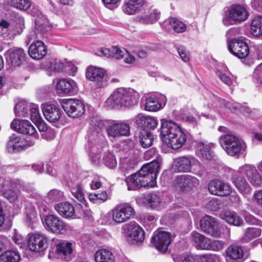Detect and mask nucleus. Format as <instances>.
<instances>
[{
  "label": "nucleus",
  "instance_id": "obj_1",
  "mask_svg": "<svg viewBox=\"0 0 262 262\" xmlns=\"http://www.w3.org/2000/svg\"><path fill=\"white\" fill-rule=\"evenodd\" d=\"M161 159H157L144 165L137 172L126 178L129 190L141 187H152L156 183L157 174L160 169Z\"/></svg>",
  "mask_w": 262,
  "mask_h": 262
},
{
  "label": "nucleus",
  "instance_id": "obj_2",
  "mask_svg": "<svg viewBox=\"0 0 262 262\" xmlns=\"http://www.w3.org/2000/svg\"><path fill=\"white\" fill-rule=\"evenodd\" d=\"M160 135L163 142L173 149L182 147L187 140L186 134L171 121H161Z\"/></svg>",
  "mask_w": 262,
  "mask_h": 262
},
{
  "label": "nucleus",
  "instance_id": "obj_3",
  "mask_svg": "<svg viewBox=\"0 0 262 262\" xmlns=\"http://www.w3.org/2000/svg\"><path fill=\"white\" fill-rule=\"evenodd\" d=\"M137 102L136 92L132 89L118 88L106 100L105 105L108 108L130 107Z\"/></svg>",
  "mask_w": 262,
  "mask_h": 262
},
{
  "label": "nucleus",
  "instance_id": "obj_4",
  "mask_svg": "<svg viewBox=\"0 0 262 262\" xmlns=\"http://www.w3.org/2000/svg\"><path fill=\"white\" fill-rule=\"evenodd\" d=\"M113 221L117 224H121L133 218L135 211L128 203H120L116 205L111 211Z\"/></svg>",
  "mask_w": 262,
  "mask_h": 262
},
{
  "label": "nucleus",
  "instance_id": "obj_5",
  "mask_svg": "<svg viewBox=\"0 0 262 262\" xmlns=\"http://www.w3.org/2000/svg\"><path fill=\"white\" fill-rule=\"evenodd\" d=\"M60 104L66 113L73 118L81 116L85 112V107L81 101L75 99H64Z\"/></svg>",
  "mask_w": 262,
  "mask_h": 262
},
{
  "label": "nucleus",
  "instance_id": "obj_6",
  "mask_svg": "<svg viewBox=\"0 0 262 262\" xmlns=\"http://www.w3.org/2000/svg\"><path fill=\"white\" fill-rule=\"evenodd\" d=\"M14 182L10 179H0V194L10 203L18 201L19 191L13 189Z\"/></svg>",
  "mask_w": 262,
  "mask_h": 262
},
{
  "label": "nucleus",
  "instance_id": "obj_7",
  "mask_svg": "<svg viewBox=\"0 0 262 262\" xmlns=\"http://www.w3.org/2000/svg\"><path fill=\"white\" fill-rule=\"evenodd\" d=\"M106 132L109 138L115 139L121 136H128L130 127L127 123L123 122L111 121L108 122Z\"/></svg>",
  "mask_w": 262,
  "mask_h": 262
},
{
  "label": "nucleus",
  "instance_id": "obj_8",
  "mask_svg": "<svg viewBox=\"0 0 262 262\" xmlns=\"http://www.w3.org/2000/svg\"><path fill=\"white\" fill-rule=\"evenodd\" d=\"M200 226L202 230L214 237L222 236L221 228L216 219L210 215H205L200 221Z\"/></svg>",
  "mask_w": 262,
  "mask_h": 262
},
{
  "label": "nucleus",
  "instance_id": "obj_9",
  "mask_svg": "<svg viewBox=\"0 0 262 262\" xmlns=\"http://www.w3.org/2000/svg\"><path fill=\"white\" fill-rule=\"evenodd\" d=\"M227 47L230 53L239 58L247 57L249 53L248 44L240 39L234 38L228 40Z\"/></svg>",
  "mask_w": 262,
  "mask_h": 262
},
{
  "label": "nucleus",
  "instance_id": "obj_10",
  "mask_svg": "<svg viewBox=\"0 0 262 262\" xmlns=\"http://www.w3.org/2000/svg\"><path fill=\"white\" fill-rule=\"evenodd\" d=\"M10 126L11 129L19 133L31 136L35 139L38 137L36 129L28 120L15 119L11 122Z\"/></svg>",
  "mask_w": 262,
  "mask_h": 262
},
{
  "label": "nucleus",
  "instance_id": "obj_11",
  "mask_svg": "<svg viewBox=\"0 0 262 262\" xmlns=\"http://www.w3.org/2000/svg\"><path fill=\"white\" fill-rule=\"evenodd\" d=\"M171 242L170 233L165 231H160L154 234L151 243L155 248L162 253L165 252Z\"/></svg>",
  "mask_w": 262,
  "mask_h": 262
},
{
  "label": "nucleus",
  "instance_id": "obj_12",
  "mask_svg": "<svg viewBox=\"0 0 262 262\" xmlns=\"http://www.w3.org/2000/svg\"><path fill=\"white\" fill-rule=\"evenodd\" d=\"M45 222L50 230L55 233H63L69 229L67 224L54 215H47L45 217Z\"/></svg>",
  "mask_w": 262,
  "mask_h": 262
},
{
  "label": "nucleus",
  "instance_id": "obj_13",
  "mask_svg": "<svg viewBox=\"0 0 262 262\" xmlns=\"http://www.w3.org/2000/svg\"><path fill=\"white\" fill-rule=\"evenodd\" d=\"M28 246L30 250L40 252L48 247L47 237L42 234L35 233L30 235L28 241Z\"/></svg>",
  "mask_w": 262,
  "mask_h": 262
},
{
  "label": "nucleus",
  "instance_id": "obj_14",
  "mask_svg": "<svg viewBox=\"0 0 262 262\" xmlns=\"http://www.w3.org/2000/svg\"><path fill=\"white\" fill-rule=\"evenodd\" d=\"M126 236L134 243H141L144 239V232L137 223L132 222L124 226Z\"/></svg>",
  "mask_w": 262,
  "mask_h": 262
},
{
  "label": "nucleus",
  "instance_id": "obj_15",
  "mask_svg": "<svg viewBox=\"0 0 262 262\" xmlns=\"http://www.w3.org/2000/svg\"><path fill=\"white\" fill-rule=\"evenodd\" d=\"M106 72L104 69L94 66H89L86 70V78L96 83L98 88L103 86V79Z\"/></svg>",
  "mask_w": 262,
  "mask_h": 262
},
{
  "label": "nucleus",
  "instance_id": "obj_16",
  "mask_svg": "<svg viewBox=\"0 0 262 262\" xmlns=\"http://www.w3.org/2000/svg\"><path fill=\"white\" fill-rule=\"evenodd\" d=\"M167 98L161 94L151 95L145 98V110L150 112H156L162 108L166 104Z\"/></svg>",
  "mask_w": 262,
  "mask_h": 262
},
{
  "label": "nucleus",
  "instance_id": "obj_17",
  "mask_svg": "<svg viewBox=\"0 0 262 262\" xmlns=\"http://www.w3.org/2000/svg\"><path fill=\"white\" fill-rule=\"evenodd\" d=\"M195 159L193 157L183 156L173 160L171 168L176 172H188L190 171Z\"/></svg>",
  "mask_w": 262,
  "mask_h": 262
},
{
  "label": "nucleus",
  "instance_id": "obj_18",
  "mask_svg": "<svg viewBox=\"0 0 262 262\" xmlns=\"http://www.w3.org/2000/svg\"><path fill=\"white\" fill-rule=\"evenodd\" d=\"M208 188L211 194L219 196H226L231 192L228 184L218 180L211 181L208 184Z\"/></svg>",
  "mask_w": 262,
  "mask_h": 262
},
{
  "label": "nucleus",
  "instance_id": "obj_19",
  "mask_svg": "<svg viewBox=\"0 0 262 262\" xmlns=\"http://www.w3.org/2000/svg\"><path fill=\"white\" fill-rule=\"evenodd\" d=\"M25 53L21 48L14 47L8 50L5 53L7 62L12 66H19L25 60Z\"/></svg>",
  "mask_w": 262,
  "mask_h": 262
},
{
  "label": "nucleus",
  "instance_id": "obj_20",
  "mask_svg": "<svg viewBox=\"0 0 262 262\" xmlns=\"http://www.w3.org/2000/svg\"><path fill=\"white\" fill-rule=\"evenodd\" d=\"M239 173L246 174L248 180L253 185L258 186L261 183L260 174L252 165L246 164L243 166L239 168Z\"/></svg>",
  "mask_w": 262,
  "mask_h": 262
},
{
  "label": "nucleus",
  "instance_id": "obj_21",
  "mask_svg": "<svg viewBox=\"0 0 262 262\" xmlns=\"http://www.w3.org/2000/svg\"><path fill=\"white\" fill-rule=\"evenodd\" d=\"M47 51V49L44 43L41 41L36 40L30 45L28 53L33 59L39 60L45 56Z\"/></svg>",
  "mask_w": 262,
  "mask_h": 262
},
{
  "label": "nucleus",
  "instance_id": "obj_22",
  "mask_svg": "<svg viewBox=\"0 0 262 262\" xmlns=\"http://www.w3.org/2000/svg\"><path fill=\"white\" fill-rule=\"evenodd\" d=\"M42 111L46 119L50 122H57L61 117L60 110L53 104L42 105Z\"/></svg>",
  "mask_w": 262,
  "mask_h": 262
},
{
  "label": "nucleus",
  "instance_id": "obj_23",
  "mask_svg": "<svg viewBox=\"0 0 262 262\" xmlns=\"http://www.w3.org/2000/svg\"><path fill=\"white\" fill-rule=\"evenodd\" d=\"M25 142L24 138H21L16 135H12L9 137L7 144V150L10 153L19 152L25 150L26 149Z\"/></svg>",
  "mask_w": 262,
  "mask_h": 262
},
{
  "label": "nucleus",
  "instance_id": "obj_24",
  "mask_svg": "<svg viewBox=\"0 0 262 262\" xmlns=\"http://www.w3.org/2000/svg\"><path fill=\"white\" fill-rule=\"evenodd\" d=\"M176 183L181 188L186 189L196 187L199 185V180L195 177L188 175H182L177 177Z\"/></svg>",
  "mask_w": 262,
  "mask_h": 262
},
{
  "label": "nucleus",
  "instance_id": "obj_25",
  "mask_svg": "<svg viewBox=\"0 0 262 262\" xmlns=\"http://www.w3.org/2000/svg\"><path fill=\"white\" fill-rule=\"evenodd\" d=\"M144 3L145 0H125L122 10L127 15H135L140 11Z\"/></svg>",
  "mask_w": 262,
  "mask_h": 262
},
{
  "label": "nucleus",
  "instance_id": "obj_26",
  "mask_svg": "<svg viewBox=\"0 0 262 262\" xmlns=\"http://www.w3.org/2000/svg\"><path fill=\"white\" fill-rule=\"evenodd\" d=\"M73 249L70 243L59 242L56 245L55 254L58 258L69 261Z\"/></svg>",
  "mask_w": 262,
  "mask_h": 262
},
{
  "label": "nucleus",
  "instance_id": "obj_27",
  "mask_svg": "<svg viewBox=\"0 0 262 262\" xmlns=\"http://www.w3.org/2000/svg\"><path fill=\"white\" fill-rule=\"evenodd\" d=\"M230 17L234 21L242 22L246 20L249 16L247 9L240 5L232 7L230 11Z\"/></svg>",
  "mask_w": 262,
  "mask_h": 262
},
{
  "label": "nucleus",
  "instance_id": "obj_28",
  "mask_svg": "<svg viewBox=\"0 0 262 262\" xmlns=\"http://www.w3.org/2000/svg\"><path fill=\"white\" fill-rule=\"evenodd\" d=\"M31 14L34 17L35 28L40 31H45L49 25V22L46 17L37 8L31 10Z\"/></svg>",
  "mask_w": 262,
  "mask_h": 262
},
{
  "label": "nucleus",
  "instance_id": "obj_29",
  "mask_svg": "<svg viewBox=\"0 0 262 262\" xmlns=\"http://www.w3.org/2000/svg\"><path fill=\"white\" fill-rule=\"evenodd\" d=\"M231 179L235 187L241 193L246 194L250 192L251 189L250 185L238 172L233 174Z\"/></svg>",
  "mask_w": 262,
  "mask_h": 262
},
{
  "label": "nucleus",
  "instance_id": "obj_30",
  "mask_svg": "<svg viewBox=\"0 0 262 262\" xmlns=\"http://www.w3.org/2000/svg\"><path fill=\"white\" fill-rule=\"evenodd\" d=\"M196 153L199 157L210 160L214 156V153L211 149L210 145L203 142H200L196 145Z\"/></svg>",
  "mask_w": 262,
  "mask_h": 262
},
{
  "label": "nucleus",
  "instance_id": "obj_31",
  "mask_svg": "<svg viewBox=\"0 0 262 262\" xmlns=\"http://www.w3.org/2000/svg\"><path fill=\"white\" fill-rule=\"evenodd\" d=\"M55 210L63 217L70 218L74 216L75 209L69 202H61L54 206Z\"/></svg>",
  "mask_w": 262,
  "mask_h": 262
},
{
  "label": "nucleus",
  "instance_id": "obj_32",
  "mask_svg": "<svg viewBox=\"0 0 262 262\" xmlns=\"http://www.w3.org/2000/svg\"><path fill=\"white\" fill-rule=\"evenodd\" d=\"M182 262H221L220 257L216 254H204L196 257L187 256Z\"/></svg>",
  "mask_w": 262,
  "mask_h": 262
},
{
  "label": "nucleus",
  "instance_id": "obj_33",
  "mask_svg": "<svg viewBox=\"0 0 262 262\" xmlns=\"http://www.w3.org/2000/svg\"><path fill=\"white\" fill-rule=\"evenodd\" d=\"M77 88L76 83L71 79H60L57 83V89L63 93L70 94Z\"/></svg>",
  "mask_w": 262,
  "mask_h": 262
},
{
  "label": "nucleus",
  "instance_id": "obj_34",
  "mask_svg": "<svg viewBox=\"0 0 262 262\" xmlns=\"http://www.w3.org/2000/svg\"><path fill=\"white\" fill-rule=\"evenodd\" d=\"M159 13L153 10L148 13H144L136 17V21L142 24L148 25L154 23L159 18Z\"/></svg>",
  "mask_w": 262,
  "mask_h": 262
},
{
  "label": "nucleus",
  "instance_id": "obj_35",
  "mask_svg": "<svg viewBox=\"0 0 262 262\" xmlns=\"http://www.w3.org/2000/svg\"><path fill=\"white\" fill-rule=\"evenodd\" d=\"M137 124L141 127L155 129L157 126V120L151 117L138 115L136 119Z\"/></svg>",
  "mask_w": 262,
  "mask_h": 262
},
{
  "label": "nucleus",
  "instance_id": "obj_36",
  "mask_svg": "<svg viewBox=\"0 0 262 262\" xmlns=\"http://www.w3.org/2000/svg\"><path fill=\"white\" fill-rule=\"evenodd\" d=\"M191 237L198 248L207 250L210 243V238L196 231H193L191 233Z\"/></svg>",
  "mask_w": 262,
  "mask_h": 262
},
{
  "label": "nucleus",
  "instance_id": "obj_37",
  "mask_svg": "<svg viewBox=\"0 0 262 262\" xmlns=\"http://www.w3.org/2000/svg\"><path fill=\"white\" fill-rule=\"evenodd\" d=\"M222 217L230 225L241 226L244 224L243 219L234 211H225L223 213Z\"/></svg>",
  "mask_w": 262,
  "mask_h": 262
},
{
  "label": "nucleus",
  "instance_id": "obj_38",
  "mask_svg": "<svg viewBox=\"0 0 262 262\" xmlns=\"http://www.w3.org/2000/svg\"><path fill=\"white\" fill-rule=\"evenodd\" d=\"M96 262H115V257L110 251L102 249L96 251L95 254Z\"/></svg>",
  "mask_w": 262,
  "mask_h": 262
},
{
  "label": "nucleus",
  "instance_id": "obj_39",
  "mask_svg": "<svg viewBox=\"0 0 262 262\" xmlns=\"http://www.w3.org/2000/svg\"><path fill=\"white\" fill-rule=\"evenodd\" d=\"M246 149L245 143H242L239 139L235 142H232L230 145L224 148L226 152L230 156L238 155Z\"/></svg>",
  "mask_w": 262,
  "mask_h": 262
},
{
  "label": "nucleus",
  "instance_id": "obj_40",
  "mask_svg": "<svg viewBox=\"0 0 262 262\" xmlns=\"http://www.w3.org/2000/svg\"><path fill=\"white\" fill-rule=\"evenodd\" d=\"M251 33L256 36L262 35V15H257L253 17L251 23Z\"/></svg>",
  "mask_w": 262,
  "mask_h": 262
},
{
  "label": "nucleus",
  "instance_id": "obj_41",
  "mask_svg": "<svg viewBox=\"0 0 262 262\" xmlns=\"http://www.w3.org/2000/svg\"><path fill=\"white\" fill-rule=\"evenodd\" d=\"M20 260L19 254L14 251H6L0 255V262H19Z\"/></svg>",
  "mask_w": 262,
  "mask_h": 262
},
{
  "label": "nucleus",
  "instance_id": "obj_42",
  "mask_svg": "<svg viewBox=\"0 0 262 262\" xmlns=\"http://www.w3.org/2000/svg\"><path fill=\"white\" fill-rule=\"evenodd\" d=\"M226 255L232 259H238L243 256V249L238 246L231 245L226 249Z\"/></svg>",
  "mask_w": 262,
  "mask_h": 262
},
{
  "label": "nucleus",
  "instance_id": "obj_43",
  "mask_svg": "<svg viewBox=\"0 0 262 262\" xmlns=\"http://www.w3.org/2000/svg\"><path fill=\"white\" fill-rule=\"evenodd\" d=\"M261 229L257 228H248L246 229L245 235L241 238L243 243H248L252 239L259 236Z\"/></svg>",
  "mask_w": 262,
  "mask_h": 262
},
{
  "label": "nucleus",
  "instance_id": "obj_44",
  "mask_svg": "<svg viewBox=\"0 0 262 262\" xmlns=\"http://www.w3.org/2000/svg\"><path fill=\"white\" fill-rule=\"evenodd\" d=\"M169 23L171 28L177 33H183L186 30V25L176 18H170Z\"/></svg>",
  "mask_w": 262,
  "mask_h": 262
},
{
  "label": "nucleus",
  "instance_id": "obj_45",
  "mask_svg": "<svg viewBox=\"0 0 262 262\" xmlns=\"http://www.w3.org/2000/svg\"><path fill=\"white\" fill-rule=\"evenodd\" d=\"M140 143L144 148L150 147L154 140V136L150 132H143L139 136Z\"/></svg>",
  "mask_w": 262,
  "mask_h": 262
},
{
  "label": "nucleus",
  "instance_id": "obj_46",
  "mask_svg": "<svg viewBox=\"0 0 262 262\" xmlns=\"http://www.w3.org/2000/svg\"><path fill=\"white\" fill-rule=\"evenodd\" d=\"M137 164V161L132 158H124L121 160L120 168L122 171H129L133 169Z\"/></svg>",
  "mask_w": 262,
  "mask_h": 262
},
{
  "label": "nucleus",
  "instance_id": "obj_47",
  "mask_svg": "<svg viewBox=\"0 0 262 262\" xmlns=\"http://www.w3.org/2000/svg\"><path fill=\"white\" fill-rule=\"evenodd\" d=\"M30 0H11V5L20 10L26 11L31 6Z\"/></svg>",
  "mask_w": 262,
  "mask_h": 262
},
{
  "label": "nucleus",
  "instance_id": "obj_48",
  "mask_svg": "<svg viewBox=\"0 0 262 262\" xmlns=\"http://www.w3.org/2000/svg\"><path fill=\"white\" fill-rule=\"evenodd\" d=\"M237 140H238V138L235 136L231 134H226L220 137V142L221 145L223 149H224L230 145L232 142H235Z\"/></svg>",
  "mask_w": 262,
  "mask_h": 262
},
{
  "label": "nucleus",
  "instance_id": "obj_49",
  "mask_svg": "<svg viewBox=\"0 0 262 262\" xmlns=\"http://www.w3.org/2000/svg\"><path fill=\"white\" fill-rule=\"evenodd\" d=\"M145 199L153 208L158 206L161 202L160 196L155 193L147 194Z\"/></svg>",
  "mask_w": 262,
  "mask_h": 262
},
{
  "label": "nucleus",
  "instance_id": "obj_50",
  "mask_svg": "<svg viewBox=\"0 0 262 262\" xmlns=\"http://www.w3.org/2000/svg\"><path fill=\"white\" fill-rule=\"evenodd\" d=\"M63 193L57 189L51 190L47 194V198L51 201H57L62 199Z\"/></svg>",
  "mask_w": 262,
  "mask_h": 262
},
{
  "label": "nucleus",
  "instance_id": "obj_51",
  "mask_svg": "<svg viewBox=\"0 0 262 262\" xmlns=\"http://www.w3.org/2000/svg\"><path fill=\"white\" fill-rule=\"evenodd\" d=\"M103 160L104 164L110 168H114L117 165V161L114 155L109 153L104 156Z\"/></svg>",
  "mask_w": 262,
  "mask_h": 262
},
{
  "label": "nucleus",
  "instance_id": "obj_52",
  "mask_svg": "<svg viewBox=\"0 0 262 262\" xmlns=\"http://www.w3.org/2000/svg\"><path fill=\"white\" fill-rule=\"evenodd\" d=\"M209 247L207 250L218 251L222 250L224 246V243L222 241L213 240L210 239Z\"/></svg>",
  "mask_w": 262,
  "mask_h": 262
},
{
  "label": "nucleus",
  "instance_id": "obj_53",
  "mask_svg": "<svg viewBox=\"0 0 262 262\" xmlns=\"http://www.w3.org/2000/svg\"><path fill=\"white\" fill-rule=\"evenodd\" d=\"M90 201L100 200L102 202H105L107 199V194L105 191H102L100 193H95L90 194L89 195Z\"/></svg>",
  "mask_w": 262,
  "mask_h": 262
},
{
  "label": "nucleus",
  "instance_id": "obj_54",
  "mask_svg": "<svg viewBox=\"0 0 262 262\" xmlns=\"http://www.w3.org/2000/svg\"><path fill=\"white\" fill-rule=\"evenodd\" d=\"M15 114L19 117H24L28 113L27 107L22 103H17L14 107Z\"/></svg>",
  "mask_w": 262,
  "mask_h": 262
},
{
  "label": "nucleus",
  "instance_id": "obj_55",
  "mask_svg": "<svg viewBox=\"0 0 262 262\" xmlns=\"http://www.w3.org/2000/svg\"><path fill=\"white\" fill-rule=\"evenodd\" d=\"M125 53H126V50H122L116 46L112 47V57L119 59L124 57Z\"/></svg>",
  "mask_w": 262,
  "mask_h": 262
},
{
  "label": "nucleus",
  "instance_id": "obj_56",
  "mask_svg": "<svg viewBox=\"0 0 262 262\" xmlns=\"http://www.w3.org/2000/svg\"><path fill=\"white\" fill-rule=\"evenodd\" d=\"M178 53L181 58L184 61L187 62L190 59L189 52L183 46L179 47L177 49Z\"/></svg>",
  "mask_w": 262,
  "mask_h": 262
},
{
  "label": "nucleus",
  "instance_id": "obj_57",
  "mask_svg": "<svg viewBox=\"0 0 262 262\" xmlns=\"http://www.w3.org/2000/svg\"><path fill=\"white\" fill-rule=\"evenodd\" d=\"M49 68L52 71L60 72L64 69V64L62 62L56 61L50 62Z\"/></svg>",
  "mask_w": 262,
  "mask_h": 262
},
{
  "label": "nucleus",
  "instance_id": "obj_58",
  "mask_svg": "<svg viewBox=\"0 0 262 262\" xmlns=\"http://www.w3.org/2000/svg\"><path fill=\"white\" fill-rule=\"evenodd\" d=\"M30 116L32 121L34 122H38L41 120V117L39 113L38 107H33L30 110Z\"/></svg>",
  "mask_w": 262,
  "mask_h": 262
},
{
  "label": "nucleus",
  "instance_id": "obj_59",
  "mask_svg": "<svg viewBox=\"0 0 262 262\" xmlns=\"http://www.w3.org/2000/svg\"><path fill=\"white\" fill-rule=\"evenodd\" d=\"M194 162H196V164L193 168V173L199 177H202L205 173V168L198 161L195 160Z\"/></svg>",
  "mask_w": 262,
  "mask_h": 262
},
{
  "label": "nucleus",
  "instance_id": "obj_60",
  "mask_svg": "<svg viewBox=\"0 0 262 262\" xmlns=\"http://www.w3.org/2000/svg\"><path fill=\"white\" fill-rule=\"evenodd\" d=\"M245 220L246 222L252 224V225H261L262 222L259 221L258 219L255 218L254 216L246 213L245 215Z\"/></svg>",
  "mask_w": 262,
  "mask_h": 262
},
{
  "label": "nucleus",
  "instance_id": "obj_61",
  "mask_svg": "<svg viewBox=\"0 0 262 262\" xmlns=\"http://www.w3.org/2000/svg\"><path fill=\"white\" fill-rule=\"evenodd\" d=\"M64 69L70 75L74 76L77 72V68L72 62H68L64 65Z\"/></svg>",
  "mask_w": 262,
  "mask_h": 262
},
{
  "label": "nucleus",
  "instance_id": "obj_62",
  "mask_svg": "<svg viewBox=\"0 0 262 262\" xmlns=\"http://www.w3.org/2000/svg\"><path fill=\"white\" fill-rule=\"evenodd\" d=\"M25 28V19L22 16H19L17 18V22L16 26L17 34L21 33L23 30Z\"/></svg>",
  "mask_w": 262,
  "mask_h": 262
},
{
  "label": "nucleus",
  "instance_id": "obj_63",
  "mask_svg": "<svg viewBox=\"0 0 262 262\" xmlns=\"http://www.w3.org/2000/svg\"><path fill=\"white\" fill-rule=\"evenodd\" d=\"M240 34V28L238 27H233L229 29L226 32V37L230 38L232 36Z\"/></svg>",
  "mask_w": 262,
  "mask_h": 262
},
{
  "label": "nucleus",
  "instance_id": "obj_64",
  "mask_svg": "<svg viewBox=\"0 0 262 262\" xmlns=\"http://www.w3.org/2000/svg\"><path fill=\"white\" fill-rule=\"evenodd\" d=\"M251 7L258 12H262V0H251Z\"/></svg>",
  "mask_w": 262,
  "mask_h": 262
}]
</instances>
